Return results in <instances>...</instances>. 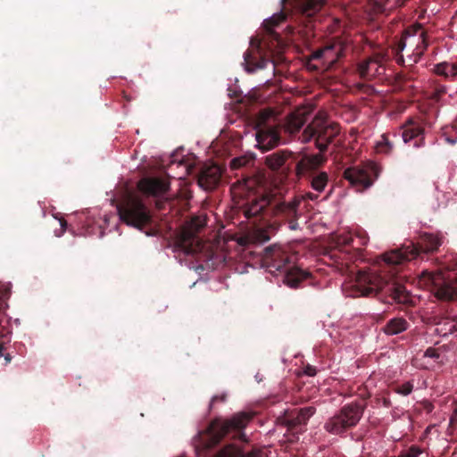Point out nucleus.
Masks as SVG:
<instances>
[{"instance_id": "f257e3e1", "label": "nucleus", "mask_w": 457, "mask_h": 457, "mask_svg": "<svg viewBox=\"0 0 457 457\" xmlns=\"http://www.w3.org/2000/svg\"><path fill=\"white\" fill-rule=\"evenodd\" d=\"M342 287L344 293L351 297L365 296L386 289L397 303H407L410 301L408 291L394 275L386 277L377 271L359 272L353 280L343 284Z\"/></svg>"}, {"instance_id": "f03ea898", "label": "nucleus", "mask_w": 457, "mask_h": 457, "mask_svg": "<svg viewBox=\"0 0 457 457\" xmlns=\"http://www.w3.org/2000/svg\"><path fill=\"white\" fill-rule=\"evenodd\" d=\"M289 258L285 255L281 245H273L264 250L263 266L267 271L278 276L284 275V282L290 287H297L309 273L296 267H287Z\"/></svg>"}, {"instance_id": "7ed1b4c3", "label": "nucleus", "mask_w": 457, "mask_h": 457, "mask_svg": "<svg viewBox=\"0 0 457 457\" xmlns=\"http://www.w3.org/2000/svg\"><path fill=\"white\" fill-rule=\"evenodd\" d=\"M425 31L418 24L405 30L398 44L396 60L405 66H411L422 56L427 48Z\"/></svg>"}, {"instance_id": "20e7f679", "label": "nucleus", "mask_w": 457, "mask_h": 457, "mask_svg": "<svg viewBox=\"0 0 457 457\" xmlns=\"http://www.w3.org/2000/svg\"><path fill=\"white\" fill-rule=\"evenodd\" d=\"M338 133L339 128L337 124L328 119L326 112L320 111L305 128L299 139L302 143H307L311 139L315 138L317 148L323 152Z\"/></svg>"}, {"instance_id": "39448f33", "label": "nucleus", "mask_w": 457, "mask_h": 457, "mask_svg": "<svg viewBox=\"0 0 457 457\" xmlns=\"http://www.w3.org/2000/svg\"><path fill=\"white\" fill-rule=\"evenodd\" d=\"M418 285L427 289H434L438 298L453 300L457 298V269L447 274L442 271L423 270L418 278Z\"/></svg>"}, {"instance_id": "423d86ee", "label": "nucleus", "mask_w": 457, "mask_h": 457, "mask_svg": "<svg viewBox=\"0 0 457 457\" xmlns=\"http://www.w3.org/2000/svg\"><path fill=\"white\" fill-rule=\"evenodd\" d=\"M442 237L435 234L425 233L420 237V248L413 245L392 250L382 255L384 262L388 265H398L404 262L413 260L420 254V251L431 253L438 249L442 245Z\"/></svg>"}, {"instance_id": "0eeeda50", "label": "nucleus", "mask_w": 457, "mask_h": 457, "mask_svg": "<svg viewBox=\"0 0 457 457\" xmlns=\"http://www.w3.org/2000/svg\"><path fill=\"white\" fill-rule=\"evenodd\" d=\"M118 212L120 220L138 229H142L151 220L149 211L142 201L136 197L129 198L118 207Z\"/></svg>"}, {"instance_id": "6e6552de", "label": "nucleus", "mask_w": 457, "mask_h": 457, "mask_svg": "<svg viewBox=\"0 0 457 457\" xmlns=\"http://www.w3.org/2000/svg\"><path fill=\"white\" fill-rule=\"evenodd\" d=\"M380 171V166L377 162L368 161L362 166L347 168L344 177L357 191H362L372 186Z\"/></svg>"}, {"instance_id": "1a4fd4ad", "label": "nucleus", "mask_w": 457, "mask_h": 457, "mask_svg": "<svg viewBox=\"0 0 457 457\" xmlns=\"http://www.w3.org/2000/svg\"><path fill=\"white\" fill-rule=\"evenodd\" d=\"M362 407L357 403L344 406L340 412L330 418L325 424V429L334 435H338L345 429L355 426L362 416Z\"/></svg>"}, {"instance_id": "9d476101", "label": "nucleus", "mask_w": 457, "mask_h": 457, "mask_svg": "<svg viewBox=\"0 0 457 457\" xmlns=\"http://www.w3.org/2000/svg\"><path fill=\"white\" fill-rule=\"evenodd\" d=\"M251 418L252 415L250 413L239 412L229 420H214L208 428V433L211 437L210 445H216L223 436L231 431L244 429Z\"/></svg>"}, {"instance_id": "9b49d317", "label": "nucleus", "mask_w": 457, "mask_h": 457, "mask_svg": "<svg viewBox=\"0 0 457 457\" xmlns=\"http://www.w3.org/2000/svg\"><path fill=\"white\" fill-rule=\"evenodd\" d=\"M205 226V219L194 217L182 228L178 240V248L185 254H193L200 249L197 232Z\"/></svg>"}, {"instance_id": "f8f14e48", "label": "nucleus", "mask_w": 457, "mask_h": 457, "mask_svg": "<svg viewBox=\"0 0 457 457\" xmlns=\"http://www.w3.org/2000/svg\"><path fill=\"white\" fill-rule=\"evenodd\" d=\"M388 54L386 51L373 54L357 64V73L363 79H372L381 77L386 71V62Z\"/></svg>"}, {"instance_id": "ddd939ff", "label": "nucleus", "mask_w": 457, "mask_h": 457, "mask_svg": "<svg viewBox=\"0 0 457 457\" xmlns=\"http://www.w3.org/2000/svg\"><path fill=\"white\" fill-rule=\"evenodd\" d=\"M448 361L447 350L445 345L428 347L420 356H416L414 365L424 370L441 367Z\"/></svg>"}, {"instance_id": "4468645a", "label": "nucleus", "mask_w": 457, "mask_h": 457, "mask_svg": "<svg viewBox=\"0 0 457 457\" xmlns=\"http://www.w3.org/2000/svg\"><path fill=\"white\" fill-rule=\"evenodd\" d=\"M402 138L405 144L413 142V147L425 145V130L420 122L409 119L403 126Z\"/></svg>"}, {"instance_id": "2eb2a0df", "label": "nucleus", "mask_w": 457, "mask_h": 457, "mask_svg": "<svg viewBox=\"0 0 457 457\" xmlns=\"http://www.w3.org/2000/svg\"><path fill=\"white\" fill-rule=\"evenodd\" d=\"M256 146L262 151L276 147L279 144L278 130L277 127H256Z\"/></svg>"}, {"instance_id": "dca6fc26", "label": "nucleus", "mask_w": 457, "mask_h": 457, "mask_svg": "<svg viewBox=\"0 0 457 457\" xmlns=\"http://www.w3.org/2000/svg\"><path fill=\"white\" fill-rule=\"evenodd\" d=\"M138 190L147 196H162L169 189L166 179L157 178H144L137 184Z\"/></svg>"}, {"instance_id": "f3484780", "label": "nucleus", "mask_w": 457, "mask_h": 457, "mask_svg": "<svg viewBox=\"0 0 457 457\" xmlns=\"http://www.w3.org/2000/svg\"><path fill=\"white\" fill-rule=\"evenodd\" d=\"M220 174L221 170L218 165L206 163L200 171L198 184L204 190H212L218 185Z\"/></svg>"}, {"instance_id": "a211bd4d", "label": "nucleus", "mask_w": 457, "mask_h": 457, "mask_svg": "<svg viewBox=\"0 0 457 457\" xmlns=\"http://www.w3.org/2000/svg\"><path fill=\"white\" fill-rule=\"evenodd\" d=\"M309 119L310 110L305 107H300L287 117L284 129L289 134H295L300 130Z\"/></svg>"}, {"instance_id": "6ab92c4d", "label": "nucleus", "mask_w": 457, "mask_h": 457, "mask_svg": "<svg viewBox=\"0 0 457 457\" xmlns=\"http://www.w3.org/2000/svg\"><path fill=\"white\" fill-rule=\"evenodd\" d=\"M301 204V198L295 197L289 202H284L278 205V212L285 214L288 218H294V220L289 222V228L291 230H296L299 225L296 221L297 218L301 215L298 207Z\"/></svg>"}, {"instance_id": "aec40b11", "label": "nucleus", "mask_w": 457, "mask_h": 457, "mask_svg": "<svg viewBox=\"0 0 457 457\" xmlns=\"http://www.w3.org/2000/svg\"><path fill=\"white\" fill-rule=\"evenodd\" d=\"M457 330V317L443 316L435 324L434 332L440 337H446Z\"/></svg>"}, {"instance_id": "412c9836", "label": "nucleus", "mask_w": 457, "mask_h": 457, "mask_svg": "<svg viewBox=\"0 0 457 457\" xmlns=\"http://www.w3.org/2000/svg\"><path fill=\"white\" fill-rule=\"evenodd\" d=\"M337 59L333 46H328L312 53L310 60H320L323 66H331Z\"/></svg>"}, {"instance_id": "4be33fe9", "label": "nucleus", "mask_w": 457, "mask_h": 457, "mask_svg": "<svg viewBox=\"0 0 457 457\" xmlns=\"http://www.w3.org/2000/svg\"><path fill=\"white\" fill-rule=\"evenodd\" d=\"M326 0H298L295 7L306 16H312L323 6Z\"/></svg>"}, {"instance_id": "5701e85b", "label": "nucleus", "mask_w": 457, "mask_h": 457, "mask_svg": "<svg viewBox=\"0 0 457 457\" xmlns=\"http://www.w3.org/2000/svg\"><path fill=\"white\" fill-rule=\"evenodd\" d=\"M215 457H262L260 450H253L244 453L243 450L235 445H228L224 447Z\"/></svg>"}, {"instance_id": "b1692460", "label": "nucleus", "mask_w": 457, "mask_h": 457, "mask_svg": "<svg viewBox=\"0 0 457 457\" xmlns=\"http://www.w3.org/2000/svg\"><path fill=\"white\" fill-rule=\"evenodd\" d=\"M404 2L405 0H384V4H382L378 0H370L369 8L375 14L383 13L403 5Z\"/></svg>"}, {"instance_id": "393cba45", "label": "nucleus", "mask_w": 457, "mask_h": 457, "mask_svg": "<svg viewBox=\"0 0 457 457\" xmlns=\"http://www.w3.org/2000/svg\"><path fill=\"white\" fill-rule=\"evenodd\" d=\"M270 199L267 196L252 199L245 204V215L247 218L258 215L268 204Z\"/></svg>"}, {"instance_id": "a878e982", "label": "nucleus", "mask_w": 457, "mask_h": 457, "mask_svg": "<svg viewBox=\"0 0 457 457\" xmlns=\"http://www.w3.org/2000/svg\"><path fill=\"white\" fill-rule=\"evenodd\" d=\"M409 327L408 321L402 317H395L391 319L383 330L386 334L395 336L405 331Z\"/></svg>"}, {"instance_id": "bb28decb", "label": "nucleus", "mask_w": 457, "mask_h": 457, "mask_svg": "<svg viewBox=\"0 0 457 457\" xmlns=\"http://www.w3.org/2000/svg\"><path fill=\"white\" fill-rule=\"evenodd\" d=\"M323 162L320 154H314L302 159L296 165V171L299 176L303 175L305 170L314 169Z\"/></svg>"}, {"instance_id": "cd10ccee", "label": "nucleus", "mask_w": 457, "mask_h": 457, "mask_svg": "<svg viewBox=\"0 0 457 457\" xmlns=\"http://www.w3.org/2000/svg\"><path fill=\"white\" fill-rule=\"evenodd\" d=\"M287 0H280L281 9H283L286 2ZM286 19V14L280 10L278 12L273 13L271 16L266 18L263 21V27L270 32L273 30V29L282 22Z\"/></svg>"}, {"instance_id": "c85d7f7f", "label": "nucleus", "mask_w": 457, "mask_h": 457, "mask_svg": "<svg viewBox=\"0 0 457 457\" xmlns=\"http://www.w3.org/2000/svg\"><path fill=\"white\" fill-rule=\"evenodd\" d=\"M374 148L378 154H388L394 149V143L389 135L383 134L375 141Z\"/></svg>"}, {"instance_id": "c756f323", "label": "nucleus", "mask_w": 457, "mask_h": 457, "mask_svg": "<svg viewBox=\"0 0 457 457\" xmlns=\"http://www.w3.org/2000/svg\"><path fill=\"white\" fill-rule=\"evenodd\" d=\"M276 114L270 109L263 110L257 118L256 127H276Z\"/></svg>"}, {"instance_id": "7c9ffc66", "label": "nucleus", "mask_w": 457, "mask_h": 457, "mask_svg": "<svg viewBox=\"0 0 457 457\" xmlns=\"http://www.w3.org/2000/svg\"><path fill=\"white\" fill-rule=\"evenodd\" d=\"M250 57H251L250 52L246 51L244 54V66H245V71L248 72V73H253L257 70L265 69V68L268 67L269 64H271L273 70L275 69V65L273 64V62H270L269 60H266V59H262L257 63L253 64V65H249L247 63V62H248V59Z\"/></svg>"}, {"instance_id": "2f4dec72", "label": "nucleus", "mask_w": 457, "mask_h": 457, "mask_svg": "<svg viewBox=\"0 0 457 457\" xmlns=\"http://www.w3.org/2000/svg\"><path fill=\"white\" fill-rule=\"evenodd\" d=\"M434 71L446 78L457 75V64L453 62H443L435 65Z\"/></svg>"}, {"instance_id": "473e14b6", "label": "nucleus", "mask_w": 457, "mask_h": 457, "mask_svg": "<svg viewBox=\"0 0 457 457\" xmlns=\"http://www.w3.org/2000/svg\"><path fill=\"white\" fill-rule=\"evenodd\" d=\"M286 156L281 153H273L266 157L267 165L272 170H278L285 163Z\"/></svg>"}, {"instance_id": "72a5a7b5", "label": "nucleus", "mask_w": 457, "mask_h": 457, "mask_svg": "<svg viewBox=\"0 0 457 457\" xmlns=\"http://www.w3.org/2000/svg\"><path fill=\"white\" fill-rule=\"evenodd\" d=\"M314 412L315 409L312 406L300 409L296 417L293 420L294 425L305 424Z\"/></svg>"}, {"instance_id": "f704fd0d", "label": "nucleus", "mask_w": 457, "mask_h": 457, "mask_svg": "<svg viewBox=\"0 0 457 457\" xmlns=\"http://www.w3.org/2000/svg\"><path fill=\"white\" fill-rule=\"evenodd\" d=\"M327 182H328V175L327 173L325 172H321L320 174H318L317 176H315L312 180V187L320 193L322 192L326 186H327Z\"/></svg>"}, {"instance_id": "c9c22d12", "label": "nucleus", "mask_w": 457, "mask_h": 457, "mask_svg": "<svg viewBox=\"0 0 457 457\" xmlns=\"http://www.w3.org/2000/svg\"><path fill=\"white\" fill-rule=\"evenodd\" d=\"M270 238V236L268 233V230L266 229H257L253 234V239L255 242L259 244H263L267 241H269Z\"/></svg>"}, {"instance_id": "e433bc0d", "label": "nucleus", "mask_w": 457, "mask_h": 457, "mask_svg": "<svg viewBox=\"0 0 457 457\" xmlns=\"http://www.w3.org/2000/svg\"><path fill=\"white\" fill-rule=\"evenodd\" d=\"M413 390V384L410 381L397 386L395 392L402 395H409Z\"/></svg>"}, {"instance_id": "4c0bfd02", "label": "nucleus", "mask_w": 457, "mask_h": 457, "mask_svg": "<svg viewBox=\"0 0 457 457\" xmlns=\"http://www.w3.org/2000/svg\"><path fill=\"white\" fill-rule=\"evenodd\" d=\"M245 163H246L245 157H237L231 161V167L234 169H237V168L245 165Z\"/></svg>"}, {"instance_id": "58836bf2", "label": "nucleus", "mask_w": 457, "mask_h": 457, "mask_svg": "<svg viewBox=\"0 0 457 457\" xmlns=\"http://www.w3.org/2000/svg\"><path fill=\"white\" fill-rule=\"evenodd\" d=\"M11 361V357L9 354L4 353V347L0 345V364L2 366L7 365Z\"/></svg>"}, {"instance_id": "ea45409f", "label": "nucleus", "mask_w": 457, "mask_h": 457, "mask_svg": "<svg viewBox=\"0 0 457 457\" xmlns=\"http://www.w3.org/2000/svg\"><path fill=\"white\" fill-rule=\"evenodd\" d=\"M299 198H301V201L303 199V198H306V199H310L312 201H314L318 198V195L316 194H313V193H307L304 196H298Z\"/></svg>"}, {"instance_id": "a19ab883", "label": "nucleus", "mask_w": 457, "mask_h": 457, "mask_svg": "<svg viewBox=\"0 0 457 457\" xmlns=\"http://www.w3.org/2000/svg\"><path fill=\"white\" fill-rule=\"evenodd\" d=\"M451 423L457 422V408L454 410V413L450 419Z\"/></svg>"}, {"instance_id": "79ce46f5", "label": "nucleus", "mask_w": 457, "mask_h": 457, "mask_svg": "<svg viewBox=\"0 0 457 457\" xmlns=\"http://www.w3.org/2000/svg\"><path fill=\"white\" fill-rule=\"evenodd\" d=\"M237 243H238L239 245H246V243H247V238H245V237H240V238H238Z\"/></svg>"}, {"instance_id": "37998d69", "label": "nucleus", "mask_w": 457, "mask_h": 457, "mask_svg": "<svg viewBox=\"0 0 457 457\" xmlns=\"http://www.w3.org/2000/svg\"><path fill=\"white\" fill-rule=\"evenodd\" d=\"M225 395H222L220 397L219 396H214L212 399V402H211V404H212L217 399H220V401L224 402L225 401Z\"/></svg>"}, {"instance_id": "c03bdc74", "label": "nucleus", "mask_w": 457, "mask_h": 457, "mask_svg": "<svg viewBox=\"0 0 457 457\" xmlns=\"http://www.w3.org/2000/svg\"><path fill=\"white\" fill-rule=\"evenodd\" d=\"M449 144L451 145H454L456 142H457V138H450V137H446L445 139Z\"/></svg>"}]
</instances>
